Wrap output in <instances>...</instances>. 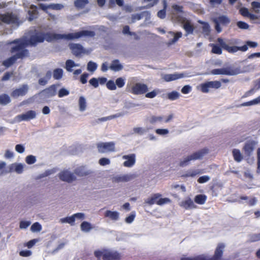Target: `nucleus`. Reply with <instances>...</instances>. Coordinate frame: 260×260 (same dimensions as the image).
Returning a JSON list of instances; mask_svg holds the SVG:
<instances>
[{
  "instance_id": "nucleus-34",
  "label": "nucleus",
  "mask_w": 260,
  "mask_h": 260,
  "mask_svg": "<svg viewBox=\"0 0 260 260\" xmlns=\"http://www.w3.org/2000/svg\"><path fill=\"white\" fill-rule=\"evenodd\" d=\"M63 76V70L61 69L57 68L54 70L53 72V78L56 80L60 79Z\"/></svg>"
},
{
  "instance_id": "nucleus-21",
  "label": "nucleus",
  "mask_w": 260,
  "mask_h": 260,
  "mask_svg": "<svg viewBox=\"0 0 260 260\" xmlns=\"http://www.w3.org/2000/svg\"><path fill=\"white\" fill-rule=\"evenodd\" d=\"M42 93L45 98H50L56 94V87L55 85H52L49 87L42 91Z\"/></svg>"
},
{
  "instance_id": "nucleus-42",
  "label": "nucleus",
  "mask_w": 260,
  "mask_h": 260,
  "mask_svg": "<svg viewBox=\"0 0 260 260\" xmlns=\"http://www.w3.org/2000/svg\"><path fill=\"white\" fill-rule=\"evenodd\" d=\"M199 22L203 24V31L207 35L209 34L210 31V27L209 24L207 22H203L202 21H199Z\"/></svg>"
},
{
  "instance_id": "nucleus-60",
  "label": "nucleus",
  "mask_w": 260,
  "mask_h": 260,
  "mask_svg": "<svg viewBox=\"0 0 260 260\" xmlns=\"http://www.w3.org/2000/svg\"><path fill=\"white\" fill-rule=\"evenodd\" d=\"M23 170V166L22 164H19L15 165V171L18 173L21 174Z\"/></svg>"
},
{
  "instance_id": "nucleus-61",
  "label": "nucleus",
  "mask_w": 260,
  "mask_h": 260,
  "mask_svg": "<svg viewBox=\"0 0 260 260\" xmlns=\"http://www.w3.org/2000/svg\"><path fill=\"white\" fill-rule=\"evenodd\" d=\"M30 224V222L28 221H21L20 222L19 227L21 229H26Z\"/></svg>"
},
{
  "instance_id": "nucleus-45",
  "label": "nucleus",
  "mask_w": 260,
  "mask_h": 260,
  "mask_svg": "<svg viewBox=\"0 0 260 260\" xmlns=\"http://www.w3.org/2000/svg\"><path fill=\"white\" fill-rule=\"evenodd\" d=\"M211 88L218 89L221 86V83L218 81L208 82Z\"/></svg>"
},
{
  "instance_id": "nucleus-63",
  "label": "nucleus",
  "mask_w": 260,
  "mask_h": 260,
  "mask_svg": "<svg viewBox=\"0 0 260 260\" xmlns=\"http://www.w3.org/2000/svg\"><path fill=\"white\" fill-rule=\"evenodd\" d=\"M89 82L90 85L93 86L94 88H97L99 86V80L95 78H91Z\"/></svg>"
},
{
  "instance_id": "nucleus-39",
  "label": "nucleus",
  "mask_w": 260,
  "mask_h": 260,
  "mask_svg": "<svg viewBox=\"0 0 260 260\" xmlns=\"http://www.w3.org/2000/svg\"><path fill=\"white\" fill-rule=\"evenodd\" d=\"M240 13L244 17H248L251 18H253L254 15L251 13H250L248 11V10L246 8H242L240 9Z\"/></svg>"
},
{
  "instance_id": "nucleus-11",
  "label": "nucleus",
  "mask_w": 260,
  "mask_h": 260,
  "mask_svg": "<svg viewBox=\"0 0 260 260\" xmlns=\"http://www.w3.org/2000/svg\"><path fill=\"white\" fill-rule=\"evenodd\" d=\"M18 18L12 13H7L0 14V22H2L7 24H13L17 22Z\"/></svg>"
},
{
  "instance_id": "nucleus-28",
  "label": "nucleus",
  "mask_w": 260,
  "mask_h": 260,
  "mask_svg": "<svg viewBox=\"0 0 260 260\" xmlns=\"http://www.w3.org/2000/svg\"><path fill=\"white\" fill-rule=\"evenodd\" d=\"M183 28L187 34H192L194 29L193 25L188 20L184 23Z\"/></svg>"
},
{
  "instance_id": "nucleus-5",
  "label": "nucleus",
  "mask_w": 260,
  "mask_h": 260,
  "mask_svg": "<svg viewBox=\"0 0 260 260\" xmlns=\"http://www.w3.org/2000/svg\"><path fill=\"white\" fill-rule=\"evenodd\" d=\"M208 149L207 148L201 149L185 157L182 160H181L179 162V166L183 167L187 166L191 160L201 159L206 154L208 153Z\"/></svg>"
},
{
  "instance_id": "nucleus-44",
  "label": "nucleus",
  "mask_w": 260,
  "mask_h": 260,
  "mask_svg": "<svg viewBox=\"0 0 260 260\" xmlns=\"http://www.w3.org/2000/svg\"><path fill=\"white\" fill-rule=\"evenodd\" d=\"M200 172L198 170H189L188 171L186 174L183 175L185 177H194L197 174H199Z\"/></svg>"
},
{
  "instance_id": "nucleus-33",
  "label": "nucleus",
  "mask_w": 260,
  "mask_h": 260,
  "mask_svg": "<svg viewBox=\"0 0 260 260\" xmlns=\"http://www.w3.org/2000/svg\"><path fill=\"white\" fill-rule=\"evenodd\" d=\"M206 196L204 194H198L194 198V202L200 205L204 204L206 200Z\"/></svg>"
},
{
  "instance_id": "nucleus-51",
  "label": "nucleus",
  "mask_w": 260,
  "mask_h": 260,
  "mask_svg": "<svg viewBox=\"0 0 260 260\" xmlns=\"http://www.w3.org/2000/svg\"><path fill=\"white\" fill-rule=\"evenodd\" d=\"M116 85L119 88H121L125 84V81L122 77L118 78L115 81Z\"/></svg>"
},
{
  "instance_id": "nucleus-24",
  "label": "nucleus",
  "mask_w": 260,
  "mask_h": 260,
  "mask_svg": "<svg viewBox=\"0 0 260 260\" xmlns=\"http://www.w3.org/2000/svg\"><path fill=\"white\" fill-rule=\"evenodd\" d=\"M180 206L185 209H194L197 207V206L194 205L192 200L190 198L182 201L181 203Z\"/></svg>"
},
{
  "instance_id": "nucleus-41",
  "label": "nucleus",
  "mask_w": 260,
  "mask_h": 260,
  "mask_svg": "<svg viewBox=\"0 0 260 260\" xmlns=\"http://www.w3.org/2000/svg\"><path fill=\"white\" fill-rule=\"evenodd\" d=\"M79 109L81 111H83L85 110L86 107V103L85 99L84 97L81 96L79 100Z\"/></svg>"
},
{
  "instance_id": "nucleus-48",
  "label": "nucleus",
  "mask_w": 260,
  "mask_h": 260,
  "mask_svg": "<svg viewBox=\"0 0 260 260\" xmlns=\"http://www.w3.org/2000/svg\"><path fill=\"white\" fill-rule=\"evenodd\" d=\"M260 240V233L252 234L250 236L249 241L250 242H254Z\"/></svg>"
},
{
  "instance_id": "nucleus-37",
  "label": "nucleus",
  "mask_w": 260,
  "mask_h": 260,
  "mask_svg": "<svg viewBox=\"0 0 260 260\" xmlns=\"http://www.w3.org/2000/svg\"><path fill=\"white\" fill-rule=\"evenodd\" d=\"M170 33L174 35V38L173 39L170 40V44H173L176 43L182 36V34L180 31L177 32H170Z\"/></svg>"
},
{
  "instance_id": "nucleus-30",
  "label": "nucleus",
  "mask_w": 260,
  "mask_h": 260,
  "mask_svg": "<svg viewBox=\"0 0 260 260\" xmlns=\"http://www.w3.org/2000/svg\"><path fill=\"white\" fill-rule=\"evenodd\" d=\"M232 153L234 159L236 161L239 162L242 160L243 156L239 149H234L232 151Z\"/></svg>"
},
{
  "instance_id": "nucleus-6",
  "label": "nucleus",
  "mask_w": 260,
  "mask_h": 260,
  "mask_svg": "<svg viewBox=\"0 0 260 260\" xmlns=\"http://www.w3.org/2000/svg\"><path fill=\"white\" fill-rule=\"evenodd\" d=\"M217 42L220 45V46H221L223 49L225 50L229 53H235L239 50L245 52L247 51L248 49V47L246 45H244L241 47H238L235 46H229L221 38H218L217 39Z\"/></svg>"
},
{
  "instance_id": "nucleus-27",
  "label": "nucleus",
  "mask_w": 260,
  "mask_h": 260,
  "mask_svg": "<svg viewBox=\"0 0 260 260\" xmlns=\"http://www.w3.org/2000/svg\"><path fill=\"white\" fill-rule=\"evenodd\" d=\"M110 68L113 71H119L123 69V66L119 63V61L118 59H115L112 61Z\"/></svg>"
},
{
  "instance_id": "nucleus-23",
  "label": "nucleus",
  "mask_w": 260,
  "mask_h": 260,
  "mask_svg": "<svg viewBox=\"0 0 260 260\" xmlns=\"http://www.w3.org/2000/svg\"><path fill=\"white\" fill-rule=\"evenodd\" d=\"M30 10L28 11V14L29 15L28 19L31 21L38 17V11L37 6L34 5H30Z\"/></svg>"
},
{
  "instance_id": "nucleus-54",
  "label": "nucleus",
  "mask_w": 260,
  "mask_h": 260,
  "mask_svg": "<svg viewBox=\"0 0 260 260\" xmlns=\"http://www.w3.org/2000/svg\"><path fill=\"white\" fill-rule=\"evenodd\" d=\"M210 88H211L209 86L208 82L201 84V90L203 92H208Z\"/></svg>"
},
{
  "instance_id": "nucleus-31",
  "label": "nucleus",
  "mask_w": 260,
  "mask_h": 260,
  "mask_svg": "<svg viewBox=\"0 0 260 260\" xmlns=\"http://www.w3.org/2000/svg\"><path fill=\"white\" fill-rule=\"evenodd\" d=\"M163 9L159 10L157 12V16L161 18L164 19L166 17V9L167 7V3L166 0L163 1Z\"/></svg>"
},
{
  "instance_id": "nucleus-9",
  "label": "nucleus",
  "mask_w": 260,
  "mask_h": 260,
  "mask_svg": "<svg viewBox=\"0 0 260 260\" xmlns=\"http://www.w3.org/2000/svg\"><path fill=\"white\" fill-rule=\"evenodd\" d=\"M230 19L226 16L221 15L213 19L215 24V29L217 32L220 33L222 31L220 25L226 26L230 23Z\"/></svg>"
},
{
  "instance_id": "nucleus-46",
  "label": "nucleus",
  "mask_w": 260,
  "mask_h": 260,
  "mask_svg": "<svg viewBox=\"0 0 260 260\" xmlns=\"http://www.w3.org/2000/svg\"><path fill=\"white\" fill-rule=\"evenodd\" d=\"M42 230L41 225L38 222H36L32 224L31 226V231L35 232H40Z\"/></svg>"
},
{
  "instance_id": "nucleus-2",
  "label": "nucleus",
  "mask_w": 260,
  "mask_h": 260,
  "mask_svg": "<svg viewBox=\"0 0 260 260\" xmlns=\"http://www.w3.org/2000/svg\"><path fill=\"white\" fill-rule=\"evenodd\" d=\"M10 44H15L16 45L12 47L10 49V53H15L2 62V65L6 68H9L13 66L17 59H23L28 57L29 51L26 47L28 46V43L26 41H21L16 39L11 42Z\"/></svg>"
},
{
  "instance_id": "nucleus-56",
  "label": "nucleus",
  "mask_w": 260,
  "mask_h": 260,
  "mask_svg": "<svg viewBox=\"0 0 260 260\" xmlns=\"http://www.w3.org/2000/svg\"><path fill=\"white\" fill-rule=\"evenodd\" d=\"M237 25L238 27L241 29H246L249 27V25L247 23L241 21H238Z\"/></svg>"
},
{
  "instance_id": "nucleus-38",
  "label": "nucleus",
  "mask_w": 260,
  "mask_h": 260,
  "mask_svg": "<svg viewBox=\"0 0 260 260\" xmlns=\"http://www.w3.org/2000/svg\"><path fill=\"white\" fill-rule=\"evenodd\" d=\"M92 229L91 225L87 221H83L81 224V229L82 231L88 232Z\"/></svg>"
},
{
  "instance_id": "nucleus-36",
  "label": "nucleus",
  "mask_w": 260,
  "mask_h": 260,
  "mask_svg": "<svg viewBox=\"0 0 260 260\" xmlns=\"http://www.w3.org/2000/svg\"><path fill=\"white\" fill-rule=\"evenodd\" d=\"M11 102L9 96L7 94H3L0 95V104L6 105Z\"/></svg>"
},
{
  "instance_id": "nucleus-18",
  "label": "nucleus",
  "mask_w": 260,
  "mask_h": 260,
  "mask_svg": "<svg viewBox=\"0 0 260 260\" xmlns=\"http://www.w3.org/2000/svg\"><path fill=\"white\" fill-rule=\"evenodd\" d=\"M256 142L254 141H249L247 142L243 148V150L247 156H250L254 150Z\"/></svg>"
},
{
  "instance_id": "nucleus-64",
  "label": "nucleus",
  "mask_w": 260,
  "mask_h": 260,
  "mask_svg": "<svg viewBox=\"0 0 260 260\" xmlns=\"http://www.w3.org/2000/svg\"><path fill=\"white\" fill-rule=\"evenodd\" d=\"M135 216L136 215L135 213H131L128 216L126 217L125 219V222L128 223H132L134 221Z\"/></svg>"
},
{
  "instance_id": "nucleus-20",
  "label": "nucleus",
  "mask_w": 260,
  "mask_h": 260,
  "mask_svg": "<svg viewBox=\"0 0 260 260\" xmlns=\"http://www.w3.org/2000/svg\"><path fill=\"white\" fill-rule=\"evenodd\" d=\"M36 117V113L35 111L29 110L25 113L18 115V117L20 120L29 121L31 119L35 118Z\"/></svg>"
},
{
  "instance_id": "nucleus-22",
  "label": "nucleus",
  "mask_w": 260,
  "mask_h": 260,
  "mask_svg": "<svg viewBox=\"0 0 260 260\" xmlns=\"http://www.w3.org/2000/svg\"><path fill=\"white\" fill-rule=\"evenodd\" d=\"M184 77L183 73L180 74H165L162 77V79L166 82H170L178 79L182 78Z\"/></svg>"
},
{
  "instance_id": "nucleus-53",
  "label": "nucleus",
  "mask_w": 260,
  "mask_h": 260,
  "mask_svg": "<svg viewBox=\"0 0 260 260\" xmlns=\"http://www.w3.org/2000/svg\"><path fill=\"white\" fill-rule=\"evenodd\" d=\"M69 94V91L67 89H66L64 88H61L59 90L58 93V95L59 98H62L63 96H67Z\"/></svg>"
},
{
  "instance_id": "nucleus-58",
  "label": "nucleus",
  "mask_w": 260,
  "mask_h": 260,
  "mask_svg": "<svg viewBox=\"0 0 260 260\" xmlns=\"http://www.w3.org/2000/svg\"><path fill=\"white\" fill-rule=\"evenodd\" d=\"M145 94V97L147 98L152 99L156 96L157 94V92L155 90H153V91L146 92Z\"/></svg>"
},
{
  "instance_id": "nucleus-49",
  "label": "nucleus",
  "mask_w": 260,
  "mask_h": 260,
  "mask_svg": "<svg viewBox=\"0 0 260 260\" xmlns=\"http://www.w3.org/2000/svg\"><path fill=\"white\" fill-rule=\"evenodd\" d=\"M63 222H67L71 224H73L75 221L74 215L70 217H67L61 219Z\"/></svg>"
},
{
  "instance_id": "nucleus-19",
  "label": "nucleus",
  "mask_w": 260,
  "mask_h": 260,
  "mask_svg": "<svg viewBox=\"0 0 260 260\" xmlns=\"http://www.w3.org/2000/svg\"><path fill=\"white\" fill-rule=\"evenodd\" d=\"M122 158L126 160L123 162V166L125 167H131L136 162V155L134 153L123 155Z\"/></svg>"
},
{
  "instance_id": "nucleus-59",
  "label": "nucleus",
  "mask_w": 260,
  "mask_h": 260,
  "mask_svg": "<svg viewBox=\"0 0 260 260\" xmlns=\"http://www.w3.org/2000/svg\"><path fill=\"white\" fill-rule=\"evenodd\" d=\"M210 180V177L208 176H203L199 177L198 179V182L199 183H204Z\"/></svg>"
},
{
  "instance_id": "nucleus-1",
  "label": "nucleus",
  "mask_w": 260,
  "mask_h": 260,
  "mask_svg": "<svg viewBox=\"0 0 260 260\" xmlns=\"http://www.w3.org/2000/svg\"><path fill=\"white\" fill-rule=\"evenodd\" d=\"M95 33L93 31L84 30L74 33L68 34H57L51 32L44 33L43 32H36L35 34L30 37L28 42L31 45H36L38 43H42L44 40L47 42H51L54 40H58L65 39L68 40L78 39L81 37H94Z\"/></svg>"
},
{
  "instance_id": "nucleus-3",
  "label": "nucleus",
  "mask_w": 260,
  "mask_h": 260,
  "mask_svg": "<svg viewBox=\"0 0 260 260\" xmlns=\"http://www.w3.org/2000/svg\"><path fill=\"white\" fill-rule=\"evenodd\" d=\"M225 245L222 243H219L214 252V255L209 258L203 256H198L194 257H182L181 260H220L223 253Z\"/></svg>"
},
{
  "instance_id": "nucleus-14",
  "label": "nucleus",
  "mask_w": 260,
  "mask_h": 260,
  "mask_svg": "<svg viewBox=\"0 0 260 260\" xmlns=\"http://www.w3.org/2000/svg\"><path fill=\"white\" fill-rule=\"evenodd\" d=\"M72 53L75 56H79L85 53L84 47L80 44L72 43L69 45Z\"/></svg>"
},
{
  "instance_id": "nucleus-62",
  "label": "nucleus",
  "mask_w": 260,
  "mask_h": 260,
  "mask_svg": "<svg viewBox=\"0 0 260 260\" xmlns=\"http://www.w3.org/2000/svg\"><path fill=\"white\" fill-rule=\"evenodd\" d=\"M88 76V74L86 73H83L80 77V82L83 84H86L87 82V78Z\"/></svg>"
},
{
  "instance_id": "nucleus-25",
  "label": "nucleus",
  "mask_w": 260,
  "mask_h": 260,
  "mask_svg": "<svg viewBox=\"0 0 260 260\" xmlns=\"http://www.w3.org/2000/svg\"><path fill=\"white\" fill-rule=\"evenodd\" d=\"M74 173L79 177H84L89 175L91 172L86 170L84 167H80L75 170Z\"/></svg>"
},
{
  "instance_id": "nucleus-55",
  "label": "nucleus",
  "mask_w": 260,
  "mask_h": 260,
  "mask_svg": "<svg viewBox=\"0 0 260 260\" xmlns=\"http://www.w3.org/2000/svg\"><path fill=\"white\" fill-rule=\"evenodd\" d=\"M143 17V13L140 14H133L132 16V20L133 22H135L136 20H141Z\"/></svg>"
},
{
  "instance_id": "nucleus-7",
  "label": "nucleus",
  "mask_w": 260,
  "mask_h": 260,
  "mask_svg": "<svg viewBox=\"0 0 260 260\" xmlns=\"http://www.w3.org/2000/svg\"><path fill=\"white\" fill-rule=\"evenodd\" d=\"M161 194L160 193L153 194L150 198L148 199L145 202L149 205H153L156 204L158 205H162L170 203L171 200L167 198H160Z\"/></svg>"
},
{
  "instance_id": "nucleus-16",
  "label": "nucleus",
  "mask_w": 260,
  "mask_h": 260,
  "mask_svg": "<svg viewBox=\"0 0 260 260\" xmlns=\"http://www.w3.org/2000/svg\"><path fill=\"white\" fill-rule=\"evenodd\" d=\"M135 178V175L133 174H124L123 175H118L113 178V182L116 183L128 182Z\"/></svg>"
},
{
  "instance_id": "nucleus-35",
  "label": "nucleus",
  "mask_w": 260,
  "mask_h": 260,
  "mask_svg": "<svg viewBox=\"0 0 260 260\" xmlns=\"http://www.w3.org/2000/svg\"><path fill=\"white\" fill-rule=\"evenodd\" d=\"M210 46L212 47V52L214 54L220 55L222 54V47L218 45L211 44Z\"/></svg>"
},
{
  "instance_id": "nucleus-29",
  "label": "nucleus",
  "mask_w": 260,
  "mask_h": 260,
  "mask_svg": "<svg viewBox=\"0 0 260 260\" xmlns=\"http://www.w3.org/2000/svg\"><path fill=\"white\" fill-rule=\"evenodd\" d=\"M78 66L79 65L75 63V62L73 60L68 59L66 61L65 68L68 72H72L73 71L72 68Z\"/></svg>"
},
{
  "instance_id": "nucleus-10",
  "label": "nucleus",
  "mask_w": 260,
  "mask_h": 260,
  "mask_svg": "<svg viewBox=\"0 0 260 260\" xmlns=\"http://www.w3.org/2000/svg\"><path fill=\"white\" fill-rule=\"evenodd\" d=\"M97 148L101 153L114 151L115 143L113 142L99 143L97 144Z\"/></svg>"
},
{
  "instance_id": "nucleus-26",
  "label": "nucleus",
  "mask_w": 260,
  "mask_h": 260,
  "mask_svg": "<svg viewBox=\"0 0 260 260\" xmlns=\"http://www.w3.org/2000/svg\"><path fill=\"white\" fill-rule=\"evenodd\" d=\"M119 213L117 211H112L110 210H107L105 213V216L109 217L110 219L113 220H117L119 218Z\"/></svg>"
},
{
  "instance_id": "nucleus-50",
  "label": "nucleus",
  "mask_w": 260,
  "mask_h": 260,
  "mask_svg": "<svg viewBox=\"0 0 260 260\" xmlns=\"http://www.w3.org/2000/svg\"><path fill=\"white\" fill-rule=\"evenodd\" d=\"M120 114H116L110 115V116H109L107 117H102L101 118H100L99 120L101 121H105L107 120H111L112 119L117 118V117L120 116Z\"/></svg>"
},
{
  "instance_id": "nucleus-43",
  "label": "nucleus",
  "mask_w": 260,
  "mask_h": 260,
  "mask_svg": "<svg viewBox=\"0 0 260 260\" xmlns=\"http://www.w3.org/2000/svg\"><path fill=\"white\" fill-rule=\"evenodd\" d=\"M97 67L96 63L92 61H90L87 63V69L88 71L93 72L96 70Z\"/></svg>"
},
{
  "instance_id": "nucleus-17",
  "label": "nucleus",
  "mask_w": 260,
  "mask_h": 260,
  "mask_svg": "<svg viewBox=\"0 0 260 260\" xmlns=\"http://www.w3.org/2000/svg\"><path fill=\"white\" fill-rule=\"evenodd\" d=\"M121 255L117 251H105L103 255V260H119Z\"/></svg>"
},
{
  "instance_id": "nucleus-32",
  "label": "nucleus",
  "mask_w": 260,
  "mask_h": 260,
  "mask_svg": "<svg viewBox=\"0 0 260 260\" xmlns=\"http://www.w3.org/2000/svg\"><path fill=\"white\" fill-rule=\"evenodd\" d=\"M88 3V0H76L74 6L78 9H83Z\"/></svg>"
},
{
  "instance_id": "nucleus-57",
  "label": "nucleus",
  "mask_w": 260,
  "mask_h": 260,
  "mask_svg": "<svg viewBox=\"0 0 260 260\" xmlns=\"http://www.w3.org/2000/svg\"><path fill=\"white\" fill-rule=\"evenodd\" d=\"M110 163V161L109 159H108L107 158L103 157V158H101L99 160V164L101 166H104L106 165H109Z\"/></svg>"
},
{
  "instance_id": "nucleus-8",
  "label": "nucleus",
  "mask_w": 260,
  "mask_h": 260,
  "mask_svg": "<svg viewBox=\"0 0 260 260\" xmlns=\"http://www.w3.org/2000/svg\"><path fill=\"white\" fill-rule=\"evenodd\" d=\"M239 73V71L238 69H235L230 66L220 69H215L211 71V73L213 75L233 76L238 74Z\"/></svg>"
},
{
  "instance_id": "nucleus-13",
  "label": "nucleus",
  "mask_w": 260,
  "mask_h": 260,
  "mask_svg": "<svg viewBox=\"0 0 260 260\" xmlns=\"http://www.w3.org/2000/svg\"><path fill=\"white\" fill-rule=\"evenodd\" d=\"M59 177L60 180L69 183L72 182L76 180V177L73 173L69 171L65 170L59 174Z\"/></svg>"
},
{
  "instance_id": "nucleus-12",
  "label": "nucleus",
  "mask_w": 260,
  "mask_h": 260,
  "mask_svg": "<svg viewBox=\"0 0 260 260\" xmlns=\"http://www.w3.org/2000/svg\"><path fill=\"white\" fill-rule=\"evenodd\" d=\"M38 6L39 9L43 10L46 13H48V9L60 10L64 8V6L61 4H50L46 5L43 3H40Z\"/></svg>"
},
{
  "instance_id": "nucleus-40",
  "label": "nucleus",
  "mask_w": 260,
  "mask_h": 260,
  "mask_svg": "<svg viewBox=\"0 0 260 260\" xmlns=\"http://www.w3.org/2000/svg\"><path fill=\"white\" fill-rule=\"evenodd\" d=\"M162 116H152L149 118V121L151 124H154L157 122H161L163 120Z\"/></svg>"
},
{
  "instance_id": "nucleus-15",
  "label": "nucleus",
  "mask_w": 260,
  "mask_h": 260,
  "mask_svg": "<svg viewBox=\"0 0 260 260\" xmlns=\"http://www.w3.org/2000/svg\"><path fill=\"white\" fill-rule=\"evenodd\" d=\"M28 87L26 84L22 85L20 88L14 90L11 95L14 98L25 95L28 91Z\"/></svg>"
},
{
  "instance_id": "nucleus-4",
  "label": "nucleus",
  "mask_w": 260,
  "mask_h": 260,
  "mask_svg": "<svg viewBox=\"0 0 260 260\" xmlns=\"http://www.w3.org/2000/svg\"><path fill=\"white\" fill-rule=\"evenodd\" d=\"M126 91L134 95H142L148 91V86L146 84L137 82L135 84L128 83Z\"/></svg>"
},
{
  "instance_id": "nucleus-47",
  "label": "nucleus",
  "mask_w": 260,
  "mask_h": 260,
  "mask_svg": "<svg viewBox=\"0 0 260 260\" xmlns=\"http://www.w3.org/2000/svg\"><path fill=\"white\" fill-rule=\"evenodd\" d=\"M25 161L27 164L31 165L34 164L36 161V158L35 156L29 155L26 156Z\"/></svg>"
},
{
  "instance_id": "nucleus-52",
  "label": "nucleus",
  "mask_w": 260,
  "mask_h": 260,
  "mask_svg": "<svg viewBox=\"0 0 260 260\" xmlns=\"http://www.w3.org/2000/svg\"><path fill=\"white\" fill-rule=\"evenodd\" d=\"M106 85L107 88L110 90H114L116 89V83L112 80L108 81Z\"/></svg>"
}]
</instances>
